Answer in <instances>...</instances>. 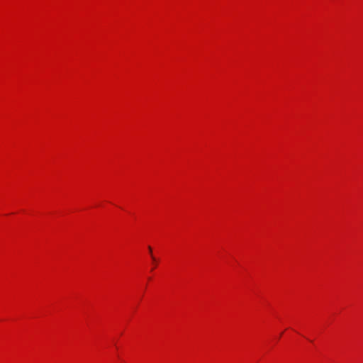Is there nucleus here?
Returning <instances> with one entry per match:
<instances>
[{
  "mask_svg": "<svg viewBox=\"0 0 363 363\" xmlns=\"http://www.w3.org/2000/svg\"><path fill=\"white\" fill-rule=\"evenodd\" d=\"M148 250H149V252H150V253H152V248H151V247H148Z\"/></svg>",
  "mask_w": 363,
  "mask_h": 363,
  "instance_id": "nucleus-1",
  "label": "nucleus"
},
{
  "mask_svg": "<svg viewBox=\"0 0 363 363\" xmlns=\"http://www.w3.org/2000/svg\"><path fill=\"white\" fill-rule=\"evenodd\" d=\"M152 260H153L154 262L155 261V257H154V256H152Z\"/></svg>",
  "mask_w": 363,
  "mask_h": 363,
  "instance_id": "nucleus-2",
  "label": "nucleus"
}]
</instances>
